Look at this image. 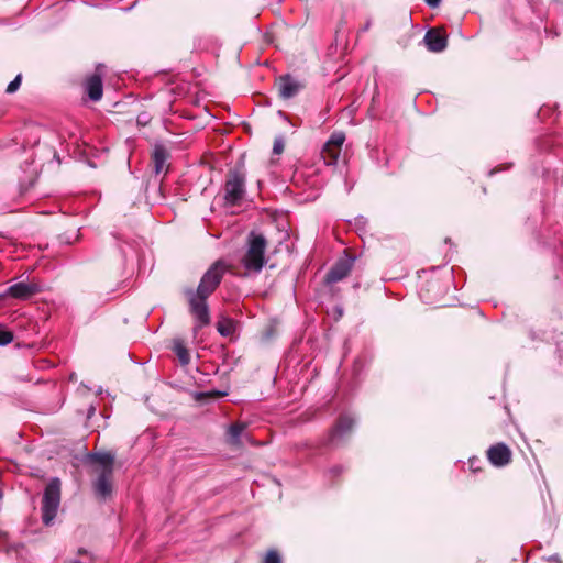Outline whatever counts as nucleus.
<instances>
[{
  "label": "nucleus",
  "mask_w": 563,
  "mask_h": 563,
  "mask_svg": "<svg viewBox=\"0 0 563 563\" xmlns=\"http://www.w3.org/2000/svg\"><path fill=\"white\" fill-rule=\"evenodd\" d=\"M230 268L231 266L225 261L218 260L201 276L196 289L186 287L183 290L188 303V311L194 318L192 331L195 334L211 323L208 298L220 286L225 273Z\"/></svg>",
  "instance_id": "nucleus-1"
},
{
  "label": "nucleus",
  "mask_w": 563,
  "mask_h": 563,
  "mask_svg": "<svg viewBox=\"0 0 563 563\" xmlns=\"http://www.w3.org/2000/svg\"><path fill=\"white\" fill-rule=\"evenodd\" d=\"M88 462L92 466V488L96 498L104 501L111 497L113 492V465L115 456L109 451L93 452L88 454Z\"/></svg>",
  "instance_id": "nucleus-2"
},
{
  "label": "nucleus",
  "mask_w": 563,
  "mask_h": 563,
  "mask_svg": "<svg viewBox=\"0 0 563 563\" xmlns=\"http://www.w3.org/2000/svg\"><path fill=\"white\" fill-rule=\"evenodd\" d=\"M268 240L256 231H251L245 240L244 254L241 264L247 273L258 274L266 264V250Z\"/></svg>",
  "instance_id": "nucleus-3"
},
{
  "label": "nucleus",
  "mask_w": 563,
  "mask_h": 563,
  "mask_svg": "<svg viewBox=\"0 0 563 563\" xmlns=\"http://www.w3.org/2000/svg\"><path fill=\"white\" fill-rule=\"evenodd\" d=\"M62 496V483L57 477L52 478L46 485L42 498V521L51 526L57 515Z\"/></svg>",
  "instance_id": "nucleus-4"
},
{
  "label": "nucleus",
  "mask_w": 563,
  "mask_h": 563,
  "mask_svg": "<svg viewBox=\"0 0 563 563\" xmlns=\"http://www.w3.org/2000/svg\"><path fill=\"white\" fill-rule=\"evenodd\" d=\"M224 199L229 205H236L245 192V174L240 168L230 169L224 184Z\"/></svg>",
  "instance_id": "nucleus-5"
},
{
  "label": "nucleus",
  "mask_w": 563,
  "mask_h": 563,
  "mask_svg": "<svg viewBox=\"0 0 563 563\" xmlns=\"http://www.w3.org/2000/svg\"><path fill=\"white\" fill-rule=\"evenodd\" d=\"M355 421L347 415H340L332 428L329 430L325 441L322 443L324 446L345 443L350 438Z\"/></svg>",
  "instance_id": "nucleus-6"
},
{
  "label": "nucleus",
  "mask_w": 563,
  "mask_h": 563,
  "mask_svg": "<svg viewBox=\"0 0 563 563\" xmlns=\"http://www.w3.org/2000/svg\"><path fill=\"white\" fill-rule=\"evenodd\" d=\"M354 260L353 256L345 252V256L340 258L327 273L324 282L327 284H334L344 279L350 274Z\"/></svg>",
  "instance_id": "nucleus-7"
},
{
  "label": "nucleus",
  "mask_w": 563,
  "mask_h": 563,
  "mask_svg": "<svg viewBox=\"0 0 563 563\" xmlns=\"http://www.w3.org/2000/svg\"><path fill=\"white\" fill-rule=\"evenodd\" d=\"M486 456L492 465L504 467L511 462L512 452L507 444L499 442L487 449Z\"/></svg>",
  "instance_id": "nucleus-8"
},
{
  "label": "nucleus",
  "mask_w": 563,
  "mask_h": 563,
  "mask_svg": "<svg viewBox=\"0 0 563 563\" xmlns=\"http://www.w3.org/2000/svg\"><path fill=\"white\" fill-rule=\"evenodd\" d=\"M423 41L430 52L441 53L446 48L448 35L443 29L432 27L427 31Z\"/></svg>",
  "instance_id": "nucleus-9"
},
{
  "label": "nucleus",
  "mask_w": 563,
  "mask_h": 563,
  "mask_svg": "<svg viewBox=\"0 0 563 563\" xmlns=\"http://www.w3.org/2000/svg\"><path fill=\"white\" fill-rule=\"evenodd\" d=\"M275 87L277 89L278 96L284 100L294 98L303 88L299 81L289 75L280 77L276 81Z\"/></svg>",
  "instance_id": "nucleus-10"
},
{
  "label": "nucleus",
  "mask_w": 563,
  "mask_h": 563,
  "mask_svg": "<svg viewBox=\"0 0 563 563\" xmlns=\"http://www.w3.org/2000/svg\"><path fill=\"white\" fill-rule=\"evenodd\" d=\"M38 291L40 288L36 284H29L24 282L16 283L10 286L7 290L9 296L20 300H26L33 297Z\"/></svg>",
  "instance_id": "nucleus-11"
},
{
  "label": "nucleus",
  "mask_w": 563,
  "mask_h": 563,
  "mask_svg": "<svg viewBox=\"0 0 563 563\" xmlns=\"http://www.w3.org/2000/svg\"><path fill=\"white\" fill-rule=\"evenodd\" d=\"M169 158V152L163 144H156L152 152V164L156 175L162 173L166 174L168 169L167 161Z\"/></svg>",
  "instance_id": "nucleus-12"
},
{
  "label": "nucleus",
  "mask_w": 563,
  "mask_h": 563,
  "mask_svg": "<svg viewBox=\"0 0 563 563\" xmlns=\"http://www.w3.org/2000/svg\"><path fill=\"white\" fill-rule=\"evenodd\" d=\"M86 91L92 101H99L102 98L103 86L100 75L93 74L86 79Z\"/></svg>",
  "instance_id": "nucleus-13"
},
{
  "label": "nucleus",
  "mask_w": 563,
  "mask_h": 563,
  "mask_svg": "<svg viewBox=\"0 0 563 563\" xmlns=\"http://www.w3.org/2000/svg\"><path fill=\"white\" fill-rule=\"evenodd\" d=\"M246 424L244 422H234L228 429V443L232 446L241 445V435L245 431Z\"/></svg>",
  "instance_id": "nucleus-14"
},
{
  "label": "nucleus",
  "mask_w": 563,
  "mask_h": 563,
  "mask_svg": "<svg viewBox=\"0 0 563 563\" xmlns=\"http://www.w3.org/2000/svg\"><path fill=\"white\" fill-rule=\"evenodd\" d=\"M172 350L177 355L179 363L183 366L188 365L190 363V353L186 347L184 340L174 339Z\"/></svg>",
  "instance_id": "nucleus-15"
},
{
  "label": "nucleus",
  "mask_w": 563,
  "mask_h": 563,
  "mask_svg": "<svg viewBox=\"0 0 563 563\" xmlns=\"http://www.w3.org/2000/svg\"><path fill=\"white\" fill-rule=\"evenodd\" d=\"M217 331L222 336H230L235 331V322L231 318L222 316L217 322Z\"/></svg>",
  "instance_id": "nucleus-16"
},
{
  "label": "nucleus",
  "mask_w": 563,
  "mask_h": 563,
  "mask_svg": "<svg viewBox=\"0 0 563 563\" xmlns=\"http://www.w3.org/2000/svg\"><path fill=\"white\" fill-rule=\"evenodd\" d=\"M341 150L329 147L325 143L322 150V157L327 165H333L336 163L339 156H340Z\"/></svg>",
  "instance_id": "nucleus-17"
},
{
  "label": "nucleus",
  "mask_w": 563,
  "mask_h": 563,
  "mask_svg": "<svg viewBox=\"0 0 563 563\" xmlns=\"http://www.w3.org/2000/svg\"><path fill=\"white\" fill-rule=\"evenodd\" d=\"M344 141H345L344 133L338 132V133H333L330 136L329 141L327 142V144H328L329 147H334V148L336 147V148L341 150Z\"/></svg>",
  "instance_id": "nucleus-18"
},
{
  "label": "nucleus",
  "mask_w": 563,
  "mask_h": 563,
  "mask_svg": "<svg viewBox=\"0 0 563 563\" xmlns=\"http://www.w3.org/2000/svg\"><path fill=\"white\" fill-rule=\"evenodd\" d=\"M263 563H282L280 554L277 550H268L263 559Z\"/></svg>",
  "instance_id": "nucleus-19"
},
{
  "label": "nucleus",
  "mask_w": 563,
  "mask_h": 563,
  "mask_svg": "<svg viewBox=\"0 0 563 563\" xmlns=\"http://www.w3.org/2000/svg\"><path fill=\"white\" fill-rule=\"evenodd\" d=\"M77 554L80 556H86V561L71 559V560H66L64 563H92V555L89 554L86 549L79 548L77 551Z\"/></svg>",
  "instance_id": "nucleus-20"
},
{
  "label": "nucleus",
  "mask_w": 563,
  "mask_h": 563,
  "mask_svg": "<svg viewBox=\"0 0 563 563\" xmlns=\"http://www.w3.org/2000/svg\"><path fill=\"white\" fill-rule=\"evenodd\" d=\"M13 341V333L0 325V345H7Z\"/></svg>",
  "instance_id": "nucleus-21"
},
{
  "label": "nucleus",
  "mask_w": 563,
  "mask_h": 563,
  "mask_svg": "<svg viewBox=\"0 0 563 563\" xmlns=\"http://www.w3.org/2000/svg\"><path fill=\"white\" fill-rule=\"evenodd\" d=\"M21 81H22V76L21 75H18L7 87L5 91L8 93H13L15 92L19 88H20V85H21Z\"/></svg>",
  "instance_id": "nucleus-22"
},
{
  "label": "nucleus",
  "mask_w": 563,
  "mask_h": 563,
  "mask_svg": "<svg viewBox=\"0 0 563 563\" xmlns=\"http://www.w3.org/2000/svg\"><path fill=\"white\" fill-rule=\"evenodd\" d=\"M285 142L282 137H276L273 144V153L279 155L284 152Z\"/></svg>",
  "instance_id": "nucleus-23"
},
{
  "label": "nucleus",
  "mask_w": 563,
  "mask_h": 563,
  "mask_svg": "<svg viewBox=\"0 0 563 563\" xmlns=\"http://www.w3.org/2000/svg\"><path fill=\"white\" fill-rule=\"evenodd\" d=\"M225 395H227V393H224V391H212V393H208V394H200V397L221 398Z\"/></svg>",
  "instance_id": "nucleus-24"
},
{
  "label": "nucleus",
  "mask_w": 563,
  "mask_h": 563,
  "mask_svg": "<svg viewBox=\"0 0 563 563\" xmlns=\"http://www.w3.org/2000/svg\"><path fill=\"white\" fill-rule=\"evenodd\" d=\"M330 473L333 475V477H339L343 473V467L335 465L330 470Z\"/></svg>",
  "instance_id": "nucleus-25"
},
{
  "label": "nucleus",
  "mask_w": 563,
  "mask_h": 563,
  "mask_svg": "<svg viewBox=\"0 0 563 563\" xmlns=\"http://www.w3.org/2000/svg\"><path fill=\"white\" fill-rule=\"evenodd\" d=\"M424 1L430 8H437L441 2V0H424Z\"/></svg>",
  "instance_id": "nucleus-26"
}]
</instances>
